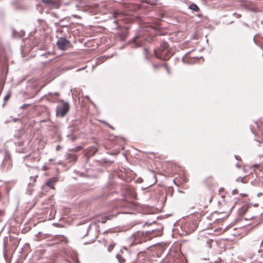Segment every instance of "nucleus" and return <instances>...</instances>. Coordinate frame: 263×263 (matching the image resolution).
<instances>
[{
    "label": "nucleus",
    "mask_w": 263,
    "mask_h": 263,
    "mask_svg": "<svg viewBox=\"0 0 263 263\" xmlns=\"http://www.w3.org/2000/svg\"><path fill=\"white\" fill-rule=\"evenodd\" d=\"M57 45L58 48L62 50H65L71 46L70 41L64 37L59 38L57 42Z\"/></svg>",
    "instance_id": "7ed1b4c3"
},
{
    "label": "nucleus",
    "mask_w": 263,
    "mask_h": 263,
    "mask_svg": "<svg viewBox=\"0 0 263 263\" xmlns=\"http://www.w3.org/2000/svg\"><path fill=\"white\" fill-rule=\"evenodd\" d=\"M59 146H58L57 147V149H58V148H59Z\"/></svg>",
    "instance_id": "393cba45"
},
{
    "label": "nucleus",
    "mask_w": 263,
    "mask_h": 263,
    "mask_svg": "<svg viewBox=\"0 0 263 263\" xmlns=\"http://www.w3.org/2000/svg\"><path fill=\"white\" fill-rule=\"evenodd\" d=\"M261 194V193H259V194H258V196H259V195H260Z\"/></svg>",
    "instance_id": "bb28decb"
},
{
    "label": "nucleus",
    "mask_w": 263,
    "mask_h": 263,
    "mask_svg": "<svg viewBox=\"0 0 263 263\" xmlns=\"http://www.w3.org/2000/svg\"><path fill=\"white\" fill-rule=\"evenodd\" d=\"M67 158L70 162H75L77 160V156L76 155H72L71 154L69 155Z\"/></svg>",
    "instance_id": "1a4fd4ad"
},
{
    "label": "nucleus",
    "mask_w": 263,
    "mask_h": 263,
    "mask_svg": "<svg viewBox=\"0 0 263 263\" xmlns=\"http://www.w3.org/2000/svg\"><path fill=\"white\" fill-rule=\"evenodd\" d=\"M75 129L73 127L70 128V133L67 135V137L71 141H74L77 138V136L74 135Z\"/></svg>",
    "instance_id": "39448f33"
},
{
    "label": "nucleus",
    "mask_w": 263,
    "mask_h": 263,
    "mask_svg": "<svg viewBox=\"0 0 263 263\" xmlns=\"http://www.w3.org/2000/svg\"><path fill=\"white\" fill-rule=\"evenodd\" d=\"M12 121L11 120H8V122H10V121Z\"/></svg>",
    "instance_id": "a878e982"
},
{
    "label": "nucleus",
    "mask_w": 263,
    "mask_h": 263,
    "mask_svg": "<svg viewBox=\"0 0 263 263\" xmlns=\"http://www.w3.org/2000/svg\"><path fill=\"white\" fill-rule=\"evenodd\" d=\"M233 15L235 16L237 18H240L241 17V15L240 14H238L237 13H234L233 14Z\"/></svg>",
    "instance_id": "f8f14e48"
},
{
    "label": "nucleus",
    "mask_w": 263,
    "mask_h": 263,
    "mask_svg": "<svg viewBox=\"0 0 263 263\" xmlns=\"http://www.w3.org/2000/svg\"><path fill=\"white\" fill-rule=\"evenodd\" d=\"M98 151V148L94 146H91L88 149V154L90 156L94 155Z\"/></svg>",
    "instance_id": "0eeeda50"
},
{
    "label": "nucleus",
    "mask_w": 263,
    "mask_h": 263,
    "mask_svg": "<svg viewBox=\"0 0 263 263\" xmlns=\"http://www.w3.org/2000/svg\"><path fill=\"white\" fill-rule=\"evenodd\" d=\"M116 257L120 263L124 262L125 261V259L122 257V256L119 254L116 255Z\"/></svg>",
    "instance_id": "9d476101"
},
{
    "label": "nucleus",
    "mask_w": 263,
    "mask_h": 263,
    "mask_svg": "<svg viewBox=\"0 0 263 263\" xmlns=\"http://www.w3.org/2000/svg\"><path fill=\"white\" fill-rule=\"evenodd\" d=\"M12 120H13V121H14V122H16V121L17 120V119H15V118H14Z\"/></svg>",
    "instance_id": "412c9836"
},
{
    "label": "nucleus",
    "mask_w": 263,
    "mask_h": 263,
    "mask_svg": "<svg viewBox=\"0 0 263 263\" xmlns=\"http://www.w3.org/2000/svg\"><path fill=\"white\" fill-rule=\"evenodd\" d=\"M10 97V95H9V94H8V95H7L4 97V100H5V101L8 100L9 99Z\"/></svg>",
    "instance_id": "4468645a"
},
{
    "label": "nucleus",
    "mask_w": 263,
    "mask_h": 263,
    "mask_svg": "<svg viewBox=\"0 0 263 263\" xmlns=\"http://www.w3.org/2000/svg\"><path fill=\"white\" fill-rule=\"evenodd\" d=\"M242 180H243V178H238L236 181H241L242 182Z\"/></svg>",
    "instance_id": "a211bd4d"
},
{
    "label": "nucleus",
    "mask_w": 263,
    "mask_h": 263,
    "mask_svg": "<svg viewBox=\"0 0 263 263\" xmlns=\"http://www.w3.org/2000/svg\"><path fill=\"white\" fill-rule=\"evenodd\" d=\"M42 1L55 8H58L59 6V0H42Z\"/></svg>",
    "instance_id": "20e7f679"
},
{
    "label": "nucleus",
    "mask_w": 263,
    "mask_h": 263,
    "mask_svg": "<svg viewBox=\"0 0 263 263\" xmlns=\"http://www.w3.org/2000/svg\"><path fill=\"white\" fill-rule=\"evenodd\" d=\"M154 52L156 58L163 60L169 59L172 55L171 48L165 42H161L159 47L155 49Z\"/></svg>",
    "instance_id": "f257e3e1"
},
{
    "label": "nucleus",
    "mask_w": 263,
    "mask_h": 263,
    "mask_svg": "<svg viewBox=\"0 0 263 263\" xmlns=\"http://www.w3.org/2000/svg\"><path fill=\"white\" fill-rule=\"evenodd\" d=\"M28 104H24V105L23 107H24V106H28Z\"/></svg>",
    "instance_id": "5701e85b"
},
{
    "label": "nucleus",
    "mask_w": 263,
    "mask_h": 263,
    "mask_svg": "<svg viewBox=\"0 0 263 263\" xmlns=\"http://www.w3.org/2000/svg\"><path fill=\"white\" fill-rule=\"evenodd\" d=\"M262 244H263V240H262V241L260 243V245H261Z\"/></svg>",
    "instance_id": "b1692460"
},
{
    "label": "nucleus",
    "mask_w": 263,
    "mask_h": 263,
    "mask_svg": "<svg viewBox=\"0 0 263 263\" xmlns=\"http://www.w3.org/2000/svg\"><path fill=\"white\" fill-rule=\"evenodd\" d=\"M114 245H110V246H109V247H108V251H110L112 249V248H114Z\"/></svg>",
    "instance_id": "2eb2a0df"
},
{
    "label": "nucleus",
    "mask_w": 263,
    "mask_h": 263,
    "mask_svg": "<svg viewBox=\"0 0 263 263\" xmlns=\"http://www.w3.org/2000/svg\"><path fill=\"white\" fill-rule=\"evenodd\" d=\"M165 69L167 71V72L170 74L171 73V72H170L169 68H168V67L166 65H165Z\"/></svg>",
    "instance_id": "dca6fc26"
},
{
    "label": "nucleus",
    "mask_w": 263,
    "mask_h": 263,
    "mask_svg": "<svg viewBox=\"0 0 263 263\" xmlns=\"http://www.w3.org/2000/svg\"><path fill=\"white\" fill-rule=\"evenodd\" d=\"M70 109V105L68 103L62 101L59 104L55 109L56 115L58 117L63 118L67 114Z\"/></svg>",
    "instance_id": "f03ea898"
},
{
    "label": "nucleus",
    "mask_w": 263,
    "mask_h": 263,
    "mask_svg": "<svg viewBox=\"0 0 263 263\" xmlns=\"http://www.w3.org/2000/svg\"><path fill=\"white\" fill-rule=\"evenodd\" d=\"M236 193H237V190L236 189H235V190H233V194H236Z\"/></svg>",
    "instance_id": "f3484780"
},
{
    "label": "nucleus",
    "mask_w": 263,
    "mask_h": 263,
    "mask_svg": "<svg viewBox=\"0 0 263 263\" xmlns=\"http://www.w3.org/2000/svg\"><path fill=\"white\" fill-rule=\"evenodd\" d=\"M82 148V147L80 146H78V147H77L73 148V150L74 152H77L79 151L80 149H81Z\"/></svg>",
    "instance_id": "ddd939ff"
},
{
    "label": "nucleus",
    "mask_w": 263,
    "mask_h": 263,
    "mask_svg": "<svg viewBox=\"0 0 263 263\" xmlns=\"http://www.w3.org/2000/svg\"><path fill=\"white\" fill-rule=\"evenodd\" d=\"M235 157L236 159L239 160L238 156H235Z\"/></svg>",
    "instance_id": "4be33fe9"
},
{
    "label": "nucleus",
    "mask_w": 263,
    "mask_h": 263,
    "mask_svg": "<svg viewBox=\"0 0 263 263\" xmlns=\"http://www.w3.org/2000/svg\"><path fill=\"white\" fill-rule=\"evenodd\" d=\"M243 25H245L246 27H248L249 26L247 24L245 23H243Z\"/></svg>",
    "instance_id": "aec40b11"
},
{
    "label": "nucleus",
    "mask_w": 263,
    "mask_h": 263,
    "mask_svg": "<svg viewBox=\"0 0 263 263\" xmlns=\"http://www.w3.org/2000/svg\"><path fill=\"white\" fill-rule=\"evenodd\" d=\"M189 8L194 12H199L200 11L199 8L198 6L194 3L191 4L189 6Z\"/></svg>",
    "instance_id": "6e6552de"
},
{
    "label": "nucleus",
    "mask_w": 263,
    "mask_h": 263,
    "mask_svg": "<svg viewBox=\"0 0 263 263\" xmlns=\"http://www.w3.org/2000/svg\"><path fill=\"white\" fill-rule=\"evenodd\" d=\"M58 181V179L56 177H53L51 179L48 180L46 184L49 187L52 188V185Z\"/></svg>",
    "instance_id": "423d86ee"
},
{
    "label": "nucleus",
    "mask_w": 263,
    "mask_h": 263,
    "mask_svg": "<svg viewBox=\"0 0 263 263\" xmlns=\"http://www.w3.org/2000/svg\"><path fill=\"white\" fill-rule=\"evenodd\" d=\"M158 66V65H155V64L153 65V67L154 69L157 68Z\"/></svg>",
    "instance_id": "6ab92c4d"
},
{
    "label": "nucleus",
    "mask_w": 263,
    "mask_h": 263,
    "mask_svg": "<svg viewBox=\"0 0 263 263\" xmlns=\"http://www.w3.org/2000/svg\"><path fill=\"white\" fill-rule=\"evenodd\" d=\"M110 218L109 217V216H108L107 217H103L102 218V220H101V222L102 223H104L106 222V219H109Z\"/></svg>",
    "instance_id": "9b49d317"
}]
</instances>
